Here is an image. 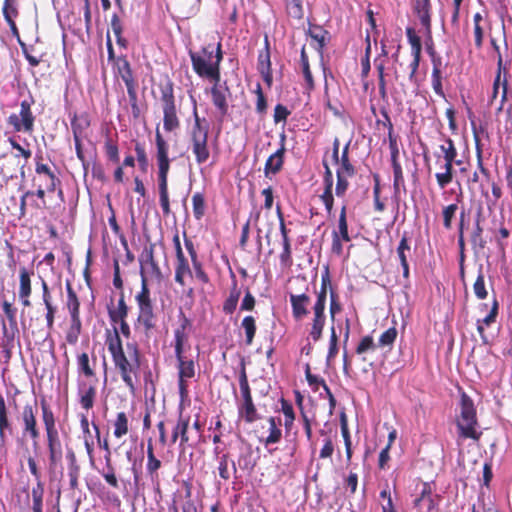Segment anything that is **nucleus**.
<instances>
[{"instance_id": "obj_1", "label": "nucleus", "mask_w": 512, "mask_h": 512, "mask_svg": "<svg viewBox=\"0 0 512 512\" xmlns=\"http://www.w3.org/2000/svg\"><path fill=\"white\" fill-rule=\"evenodd\" d=\"M105 342L115 369L129 391L134 393L141 365V353L137 343L127 342L125 351L116 327H114V331H107Z\"/></svg>"}, {"instance_id": "obj_2", "label": "nucleus", "mask_w": 512, "mask_h": 512, "mask_svg": "<svg viewBox=\"0 0 512 512\" xmlns=\"http://www.w3.org/2000/svg\"><path fill=\"white\" fill-rule=\"evenodd\" d=\"M328 293L330 298L329 314L332 322H334L335 316L341 312L342 306L339 295L332 285L329 267L326 266L321 274V285L319 291L316 292V301L312 306V318L309 322V338L314 342L322 338L326 323L325 308Z\"/></svg>"}, {"instance_id": "obj_3", "label": "nucleus", "mask_w": 512, "mask_h": 512, "mask_svg": "<svg viewBox=\"0 0 512 512\" xmlns=\"http://www.w3.org/2000/svg\"><path fill=\"white\" fill-rule=\"evenodd\" d=\"M41 418L45 431L47 469L53 474L62 465L64 451L69 446V435L66 432L60 433L56 416L45 399L41 401Z\"/></svg>"}, {"instance_id": "obj_4", "label": "nucleus", "mask_w": 512, "mask_h": 512, "mask_svg": "<svg viewBox=\"0 0 512 512\" xmlns=\"http://www.w3.org/2000/svg\"><path fill=\"white\" fill-rule=\"evenodd\" d=\"M194 72L201 78H207L216 83L220 81V63L223 59L222 45L219 42L214 49L208 44L199 52L189 51Z\"/></svg>"}, {"instance_id": "obj_5", "label": "nucleus", "mask_w": 512, "mask_h": 512, "mask_svg": "<svg viewBox=\"0 0 512 512\" xmlns=\"http://www.w3.org/2000/svg\"><path fill=\"white\" fill-rule=\"evenodd\" d=\"M193 103L194 123L188 133V149H190L195 157L197 164L206 163L210 158V147L208 144L209 125L205 118H200L197 109V101L191 96Z\"/></svg>"}, {"instance_id": "obj_6", "label": "nucleus", "mask_w": 512, "mask_h": 512, "mask_svg": "<svg viewBox=\"0 0 512 512\" xmlns=\"http://www.w3.org/2000/svg\"><path fill=\"white\" fill-rule=\"evenodd\" d=\"M459 437L463 439L478 440L481 433L477 432L478 426L477 413L473 400L462 393L460 397V414L456 419Z\"/></svg>"}, {"instance_id": "obj_7", "label": "nucleus", "mask_w": 512, "mask_h": 512, "mask_svg": "<svg viewBox=\"0 0 512 512\" xmlns=\"http://www.w3.org/2000/svg\"><path fill=\"white\" fill-rule=\"evenodd\" d=\"M161 103L163 110V128L166 132H172L180 127L177 107L174 95V85L171 80L160 84Z\"/></svg>"}, {"instance_id": "obj_8", "label": "nucleus", "mask_w": 512, "mask_h": 512, "mask_svg": "<svg viewBox=\"0 0 512 512\" xmlns=\"http://www.w3.org/2000/svg\"><path fill=\"white\" fill-rule=\"evenodd\" d=\"M66 308L70 315V326L66 333V341L74 345L82 332V321L80 317V300L69 281L66 282Z\"/></svg>"}, {"instance_id": "obj_9", "label": "nucleus", "mask_w": 512, "mask_h": 512, "mask_svg": "<svg viewBox=\"0 0 512 512\" xmlns=\"http://www.w3.org/2000/svg\"><path fill=\"white\" fill-rule=\"evenodd\" d=\"M38 407L34 404L26 403L21 412L22 435L32 441L35 450L39 448L40 429L37 421Z\"/></svg>"}, {"instance_id": "obj_10", "label": "nucleus", "mask_w": 512, "mask_h": 512, "mask_svg": "<svg viewBox=\"0 0 512 512\" xmlns=\"http://www.w3.org/2000/svg\"><path fill=\"white\" fill-rule=\"evenodd\" d=\"M401 46L398 45L396 51L392 54V63L389 70L392 71L393 81L403 90L405 81L408 79L412 81L415 78L419 65L414 67V60L407 65L400 59Z\"/></svg>"}, {"instance_id": "obj_11", "label": "nucleus", "mask_w": 512, "mask_h": 512, "mask_svg": "<svg viewBox=\"0 0 512 512\" xmlns=\"http://www.w3.org/2000/svg\"><path fill=\"white\" fill-rule=\"evenodd\" d=\"M177 360L178 370V392L181 402H184L189 397V384L188 380L194 378L196 373V364L193 359H189L185 354L175 356Z\"/></svg>"}, {"instance_id": "obj_12", "label": "nucleus", "mask_w": 512, "mask_h": 512, "mask_svg": "<svg viewBox=\"0 0 512 512\" xmlns=\"http://www.w3.org/2000/svg\"><path fill=\"white\" fill-rule=\"evenodd\" d=\"M351 236L348 231L347 204L341 207L338 218V229L332 231L331 252L336 256L343 254V242H350Z\"/></svg>"}, {"instance_id": "obj_13", "label": "nucleus", "mask_w": 512, "mask_h": 512, "mask_svg": "<svg viewBox=\"0 0 512 512\" xmlns=\"http://www.w3.org/2000/svg\"><path fill=\"white\" fill-rule=\"evenodd\" d=\"M92 426L95 430V434L97 437L99 447L106 451V454L104 456L105 468L100 472V474L109 486H111L114 489H118L119 488V480L116 476L115 467L112 464L111 450L109 447L108 440L107 439L101 440L100 429L96 423L93 422Z\"/></svg>"}, {"instance_id": "obj_14", "label": "nucleus", "mask_w": 512, "mask_h": 512, "mask_svg": "<svg viewBox=\"0 0 512 512\" xmlns=\"http://www.w3.org/2000/svg\"><path fill=\"white\" fill-rule=\"evenodd\" d=\"M192 327L191 320L183 311L179 314V326L174 330V351L175 356L181 357L186 350L190 349L189 333Z\"/></svg>"}, {"instance_id": "obj_15", "label": "nucleus", "mask_w": 512, "mask_h": 512, "mask_svg": "<svg viewBox=\"0 0 512 512\" xmlns=\"http://www.w3.org/2000/svg\"><path fill=\"white\" fill-rule=\"evenodd\" d=\"M35 117L31 111V103L23 100L20 104V114H11L8 117V124L13 126L16 132L24 131L31 133L34 128Z\"/></svg>"}, {"instance_id": "obj_16", "label": "nucleus", "mask_w": 512, "mask_h": 512, "mask_svg": "<svg viewBox=\"0 0 512 512\" xmlns=\"http://www.w3.org/2000/svg\"><path fill=\"white\" fill-rule=\"evenodd\" d=\"M503 59L502 55H499L497 59V72L495 79L492 85L491 95L488 100V105L492 106L496 101L498 95H501L500 104L497 108L498 111H502L504 108V103L507 101V92H508V81L506 77L502 78V70H503Z\"/></svg>"}, {"instance_id": "obj_17", "label": "nucleus", "mask_w": 512, "mask_h": 512, "mask_svg": "<svg viewBox=\"0 0 512 512\" xmlns=\"http://www.w3.org/2000/svg\"><path fill=\"white\" fill-rule=\"evenodd\" d=\"M191 417L184 415L182 410L179 413L177 422L172 429L171 444H175L179 440V448L184 451L189 446L190 436L188 433Z\"/></svg>"}, {"instance_id": "obj_18", "label": "nucleus", "mask_w": 512, "mask_h": 512, "mask_svg": "<svg viewBox=\"0 0 512 512\" xmlns=\"http://www.w3.org/2000/svg\"><path fill=\"white\" fill-rule=\"evenodd\" d=\"M413 13L418 17L425 33L431 38L432 33V4L431 0H411Z\"/></svg>"}, {"instance_id": "obj_19", "label": "nucleus", "mask_w": 512, "mask_h": 512, "mask_svg": "<svg viewBox=\"0 0 512 512\" xmlns=\"http://www.w3.org/2000/svg\"><path fill=\"white\" fill-rule=\"evenodd\" d=\"M308 291L309 286L306 285L303 293L289 294L292 316L295 321H302L309 314L310 296L307 294Z\"/></svg>"}, {"instance_id": "obj_20", "label": "nucleus", "mask_w": 512, "mask_h": 512, "mask_svg": "<svg viewBox=\"0 0 512 512\" xmlns=\"http://www.w3.org/2000/svg\"><path fill=\"white\" fill-rule=\"evenodd\" d=\"M388 62V51L386 45L381 42V54L374 59V65L378 74V92L384 100L387 98V80L386 64Z\"/></svg>"}, {"instance_id": "obj_21", "label": "nucleus", "mask_w": 512, "mask_h": 512, "mask_svg": "<svg viewBox=\"0 0 512 512\" xmlns=\"http://www.w3.org/2000/svg\"><path fill=\"white\" fill-rule=\"evenodd\" d=\"M242 402L238 406V413L241 418L248 424L254 423L259 419L257 408L253 402L251 388L240 390Z\"/></svg>"}, {"instance_id": "obj_22", "label": "nucleus", "mask_w": 512, "mask_h": 512, "mask_svg": "<svg viewBox=\"0 0 512 512\" xmlns=\"http://www.w3.org/2000/svg\"><path fill=\"white\" fill-rule=\"evenodd\" d=\"M257 69L261 74L264 82L270 87L273 82V74L271 67L270 43L267 36L264 38V49L259 52L257 60Z\"/></svg>"}, {"instance_id": "obj_23", "label": "nucleus", "mask_w": 512, "mask_h": 512, "mask_svg": "<svg viewBox=\"0 0 512 512\" xmlns=\"http://www.w3.org/2000/svg\"><path fill=\"white\" fill-rule=\"evenodd\" d=\"M285 141V135L282 134L280 147L266 160L264 165V174L266 177H270V175H276L282 170L286 152Z\"/></svg>"}, {"instance_id": "obj_24", "label": "nucleus", "mask_w": 512, "mask_h": 512, "mask_svg": "<svg viewBox=\"0 0 512 512\" xmlns=\"http://www.w3.org/2000/svg\"><path fill=\"white\" fill-rule=\"evenodd\" d=\"M170 168L158 167L157 180L159 189V202L164 216L171 213L169 191H168V174Z\"/></svg>"}, {"instance_id": "obj_25", "label": "nucleus", "mask_w": 512, "mask_h": 512, "mask_svg": "<svg viewBox=\"0 0 512 512\" xmlns=\"http://www.w3.org/2000/svg\"><path fill=\"white\" fill-rule=\"evenodd\" d=\"M14 427L5 398L0 393V447H5L8 437L13 434Z\"/></svg>"}, {"instance_id": "obj_26", "label": "nucleus", "mask_w": 512, "mask_h": 512, "mask_svg": "<svg viewBox=\"0 0 512 512\" xmlns=\"http://www.w3.org/2000/svg\"><path fill=\"white\" fill-rule=\"evenodd\" d=\"M184 245L191 258L196 279L202 284H208L210 278L206 271L204 270L203 264L200 262L198 258V254L195 249L193 241L186 236V233H184Z\"/></svg>"}, {"instance_id": "obj_27", "label": "nucleus", "mask_w": 512, "mask_h": 512, "mask_svg": "<svg viewBox=\"0 0 512 512\" xmlns=\"http://www.w3.org/2000/svg\"><path fill=\"white\" fill-rule=\"evenodd\" d=\"M96 382L97 379L94 383L87 381H79L78 383L79 403L86 411H89L94 406L97 395Z\"/></svg>"}, {"instance_id": "obj_28", "label": "nucleus", "mask_w": 512, "mask_h": 512, "mask_svg": "<svg viewBox=\"0 0 512 512\" xmlns=\"http://www.w3.org/2000/svg\"><path fill=\"white\" fill-rule=\"evenodd\" d=\"M42 300L46 308L45 320L46 326L48 330H52L54 328L55 317L58 312V307L54 303V299L52 293L49 289V286L45 280H42Z\"/></svg>"}, {"instance_id": "obj_29", "label": "nucleus", "mask_w": 512, "mask_h": 512, "mask_svg": "<svg viewBox=\"0 0 512 512\" xmlns=\"http://www.w3.org/2000/svg\"><path fill=\"white\" fill-rule=\"evenodd\" d=\"M33 271H29L26 267H21L19 270V290L18 296L24 307H30V297L32 294L31 276Z\"/></svg>"}, {"instance_id": "obj_30", "label": "nucleus", "mask_w": 512, "mask_h": 512, "mask_svg": "<svg viewBox=\"0 0 512 512\" xmlns=\"http://www.w3.org/2000/svg\"><path fill=\"white\" fill-rule=\"evenodd\" d=\"M174 270V280L181 287L186 285L187 278H193V273L190 268L189 261L184 253L175 256Z\"/></svg>"}, {"instance_id": "obj_31", "label": "nucleus", "mask_w": 512, "mask_h": 512, "mask_svg": "<svg viewBox=\"0 0 512 512\" xmlns=\"http://www.w3.org/2000/svg\"><path fill=\"white\" fill-rule=\"evenodd\" d=\"M156 320L157 316L154 312L153 304L138 306L137 322L143 328V332L146 335H149L156 328Z\"/></svg>"}, {"instance_id": "obj_32", "label": "nucleus", "mask_w": 512, "mask_h": 512, "mask_svg": "<svg viewBox=\"0 0 512 512\" xmlns=\"http://www.w3.org/2000/svg\"><path fill=\"white\" fill-rule=\"evenodd\" d=\"M155 144H156V159L158 167L170 168V159L168 156L169 153V145L167 141L164 139L163 135L159 131V128H156L155 131Z\"/></svg>"}, {"instance_id": "obj_33", "label": "nucleus", "mask_w": 512, "mask_h": 512, "mask_svg": "<svg viewBox=\"0 0 512 512\" xmlns=\"http://www.w3.org/2000/svg\"><path fill=\"white\" fill-rule=\"evenodd\" d=\"M268 435L261 441L265 446L279 443L282 438V420L280 417L270 416L267 418Z\"/></svg>"}, {"instance_id": "obj_34", "label": "nucleus", "mask_w": 512, "mask_h": 512, "mask_svg": "<svg viewBox=\"0 0 512 512\" xmlns=\"http://www.w3.org/2000/svg\"><path fill=\"white\" fill-rule=\"evenodd\" d=\"M307 34L317 43L316 50L322 54L330 39V33L321 25L309 23Z\"/></svg>"}, {"instance_id": "obj_35", "label": "nucleus", "mask_w": 512, "mask_h": 512, "mask_svg": "<svg viewBox=\"0 0 512 512\" xmlns=\"http://www.w3.org/2000/svg\"><path fill=\"white\" fill-rule=\"evenodd\" d=\"M141 264L142 271L147 270V272L156 278H161L162 273L157 261L155 260L153 246H150L149 249H145L142 254Z\"/></svg>"}, {"instance_id": "obj_36", "label": "nucleus", "mask_w": 512, "mask_h": 512, "mask_svg": "<svg viewBox=\"0 0 512 512\" xmlns=\"http://www.w3.org/2000/svg\"><path fill=\"white\" fill-rule=\"evenodd\" d=\"M107 310L110 322L127 319L129 307L125 301L124 292L120 293V298L118 300L117 306H114L111 303V305H108Z\"/></svg>"}, {"instance_id": "obj_37", "label": "nucleus", "mask_w": 512, "mask_h": 512, "mask_svg": "<svg viewBox=\"0 0 512 512\" xmlns=\"http://www.w3.org/2000/svg\"><path fill=\"white\" fill-rule=\"evenodd\" d=\"M226 92H228V88L222 90L218 83L214 82V85L211 88L212 102L223 116L228 113Z\"/></svg>"}, {"instance_id": "obj_38", "label": "nucleus", "mask_w": 512, "mask_h": 512, "mask_svg": "<svg viewBox=\"0 0 512 512\" xmlns=\"http://www.w3.org/2000/svg\"><path fill=\"white\" fill-rule=\"evenodd\" d=\"M240 296L241 289L238 287L236 279H234L229 291V296L223 303L222 310L225 314L231 315L235 312Z\"/></svg>"}, {"instance_id": "obj_39", "label": "nucleus", "mask_w": 512, "mask_h": 512, "mask_svg": "<svg viewBox=\"0 0 512 512\" xmlns=\"http://www.w3.org/2000/svg\"><path fill=\"white\" fill-rule=\"evenodd\" d=\"M406 36L411 46V52L414 60V67L419 65L422 52L421 38L416 34V31L412 27L406 28Z\"/></svg>"}, {"instance_id": "obj_40", "label": "nucleus", "mask_w": 512, "mask_h": 512, "mask_svg": "<svg viewBox=\"0 0 512 512\" xmlns=\"http://www.w3.org/2000/svg\"><path fill=\"white\" fill-rule=\"evenodd\" d=\"M115 64L117 68V73L121 77L125 85H129L136 82L133 76L131 65L126 57H118Z\"/></svg>"}, {"instance_id": "obj_41", "label": "nucleus", "mask_w": 512, "mask_h": 512, "mask_svg": "<svg viewBox=\"0 0 512 512\" xmlns=\"http://www.w3.org/2000/svg\"><path fill=\"white\" fill-rule=\"evenodd\" d=\"M454 162L455 161H444V171L435 174L437 184L441 189L445 188L453 181L456 172L454 169Z\"/></svg>"}, {"instance_id": "obj_42", "label": "nucleus", "mask_w": 512, "mask_h": 512, "mask_svg": "<svg viewBox=\"0 0 512 512\" xmlns=\"http://www.w3.org/2000/svg\"><path fill=\"white\" fill-rule=\"evenodd\" d=\"M2 328V339L1 345H15L16 342L19 343V328L18 325H9L7 326L6 322L2 320L1 323Z\"/></svg>"}, {"instance_id": "obj_43", "label": "nucleus", "mask_w": 512, "mask_h": 512, "mask_svg": "<svg viewBox=\"0 0 512 512\" xmlns=\"http://www.w3.org/2000/svg\"><path fill=\"white\" fill-rule=\"evenodd\" d=\"M160 467H161V461L156 458V456L154 454V448H153L152 441L149 440L147 443L146 470L152 479L158 478L157 471L159 470Z\"/></svg>"}, {"instance_id": "obj_44", "label": "nucleus", "mask_w": 512, "mask_h": 512, "mask_svg": "<svg viewBox=\"0 0 512 512\" xmlns=\"http://www.w3.org/2000/svg\"><path fill=\"white\" fill-rule=\"evenodd\" d=\"M103 148H104L105 155L109 161H111L114 164L119 163L120 155H119L117 137L114 139L108 134L104 141Z\"/></svg>"}, {"instance_id": "obj_45", "label": "nucleus", "mask_w": 512, "mask_h": 512, "mask_svg": "<svg viewBox=\"0 0 512 512\" xmlns=\"http://www.w3.org/2000/svg\"><path fill=\"white\" fill-rule=\"evenodd\" d=\"M96 363V358L93 360V365ZM77 367L78 372L83 374L87 378L95 377L94 366L90 364L89 356L86 352H83L77 356Z\"/></svg>"}, {"instance_id": "obj_46", "label": "nucleus", "mask_w": 512, "mask_h": 512, "mask_svg": "<svg viewBox=\"0 0 512 512\" xmlns=\"http://www.w3.org/2000/svg\"><path fill=\"white\" fill-rule=\"evenodd\" d=\"M300 62H301V66H302V72L304 75L305 83H306V89L308 91H311L314 89L315 83H314V79H313V76H312V73L310 70L308 55L306 53L305 46H303L301 49Z\"/></svg>"}, {"instance_id": "obj_47", "label": "nucleus", "mask_w": 512, "mask_h": 512, "mask_svg": "<svg viewBox=\"0 0 512 512\" xmlns=\"http://www.w3.org/2000/svg\"><path fill=\"white\" fill-rule=\"evenodd\" d=\"M461 194L457 196V202L444 206L442 209L443 226L446 230L452 228L453 219L456 216L458 210V202L461 200Z\"/></svg>"}, {"instance_id": "obj_48", "label": "nucleus", "mask_w": 512, "mask_h": 512, "mask_svg": "<svg viewBox=\"0 0 512 512\" xmlns=\"http://www.w3.org/2000/svg\"><path fill=\"white\" fill-rule=\"evenodd\" d=\"M393 169V189L394 194H400L401 190L406 192L405 180L403 176V170L400 162L391 163Z\"/></svg>"}, {"instance_id": "obj_49", "label": "nucleus", "mask_w": 512, "mask_h": 512, "mask_svg": "<svg viewBox=\"0 0 512 512\" xmlns=\"http://www.w3.org/2000/svg\"><path fill=\"white\" fill-rule=\"evenodd\" d=\"M484 228L483 226L474 225L473 230L470 234V242L472 249L475 252L481 251L486 247V240L483 237Z\"/></svg>"}, {"instance_id": "obj_50", "label": "nucleus", "mask_w": 512, "mask_h": 512, "mask_svg": "<svg viewBox=\"0 0 512 512\" xmlns=\"http://www.w3.org/2000/svg\"><path fill=\"white\" fill-rule=\"evenodd\" d=\"M129 432L128 417L125 412H118L114 421V436L122 438Z\"/></svg>"}, {"instance_id": "obj_51", "label": "nucleus", "mask_w": 512, "mask_h": 512, "mask_svg": "<svg viewBox=\"0 0 512 512\" xmlns=\"http://www.w3.org/2000/svg\"><path fill=\"white\" fill-rule=\"evenodd\" d=\"M241 328L245 331V343L251 345L257 330L255 318L251 315L245 316L241 322Z\"/></svg>"}, {"instance_id": "obj_52", "label": "nucleus", "mask_w": 512, "mask_h": 512, "mask_svg": "<svg viewBox=\"0 0 512 512\" xmlns=\"http://www.w3.org/2000/svg\"><path fill=\"white\" fill-rule=\"evenodd\" d=\"M141 290L140 292L135 296V300L138 306H145V305H151L153 304L151 299V293L150 289L148 287L147 278L141 273Z\"/></svg>"}, {"instance_id": "obj_53", "label": "nucleus", "mask_w": 512, "mask_h": 512, "mask_svg": "<svg viewBox=\"0 0 512 512\" xmlns=\"http://www.w3.org/2000/svg\"><path fill=\"white\" fill-rule=\"evenodd\" d=\"M421 498H425L424 501L427 502V512H430L437 507V501L435 500V498L438 499V498H440V496L439 495L433 496V488H432L431 483L424 482L422 484V489H421Z\"/></svg>"}, {"instance_id": "obj_54", "label": "nucleus", "mask_w": 512, "mask_h": 512, "mask_svg": "<svg viewBox=\"0 0 512 512\" xmlns=\"http://www.w3.org/2000/svg\"><path fill=\"white\" fill-rule=\"evenodd\" d=\"M193 215L195 219L200 220L205 214V197L201 192H196L192 196Z\"/></svg>"}, {"instance_id": "obj_55", "label": "nucleus", "mask_w": 512, "mask_h": 512, "mask_svg": "<svg viewBox=\"0 0 512 512\" xmlns=\"http://www.w3.org/2000/svg\"><path fill=\"white\" fill-rule=\"evenodd\" d=\"M440 151L443 154L444 161H455V158L458 155L457 148L455 146L454 141L446 137L444 139V143L439 146Z\"/></svg>"}, {"instance_id": "obj_56", "label": "nucleus", "mask_w": 512, "mask_h": 512, "mask_svg": "<svg viewBox=\"0 0 512 512\" xmlns=\"http://www.w3.org/2000/svg\"><path fill=\"white\" fill-rule=\"evenodd\" d=\"M134 150L136 153V159H137L140 170L143 173H146L148 171L149 161H148V156L146 153L145 146L140 142H136Z\"/></svg>"}, {"instance_id": "obj_57", "label": "nucleus", "mask_w": 512, "mask_h": 512, "mask_svg": "<svg viewBox=\"0 0 512 512\" xmlns=\"http://www.w3.org/2000/svg\"><path fill=\"white\" fill-rule=\"evenodd\" d=\"M282 248L279 255L280 262L283 266L290 267L293 263L290 238L282 239Z\"/></svg>"}, {"instance_id": "obj_58", "label": "nucleus", "mask_w": 512, "mask_h": 512, "mask_svg": "<svg viewBox=\"0 0 512 512\" xmlns=\"http://www.w3.org/2000/svg\"><path fill=\"white\" fill-rule=\"evenodd\" d=\"M286 10L289 16L294 19H302L303 7L301 0H286Z\"/></svg>"}, {"instance_id": "obj_59", "label": "nucleus", "mask_w": 512, "mask_h": 512, "mask_svg": "<svg viewBox=\"0 0 512 512\" xmlns=\"http://www.w3.org/2000/svg\"><path fill=\"white\" fill-rule=\"evenodd\" d=\"M27 464H28L30 474L33 476V478L36 481V485L44 486V483L42 481V473H41L40 467H39L38 462L35 459V457L29 455L27 457Z\"/></svg>"}, {"instance_id": "obj_60", "label": "nucleus", "mask_w": 512, "mask_h": 512, "mask_svg": "<svg viewBox=\"0 0 512 512\" xmlns=\"http://www.w3.org/2000/svg\"><path fill=\"white\" fill-rule=\"evenodd\" d=\"M473 291H474L475 296L480 300L485 299L488 295V292L485 287L484 274L482 273V271L479 272V274L473 284Z\"/></svg>"}, {"instance_id": "obj_61", "label": "nucleus", "mask_w": 512, "mask_h": 512, "mask_svg": "<svg viewBox=\"0 0 512 512\" xmlns=\"http://www.w3.org/2000/svg\"><path fill=\"white\" fill-rule=\"evenodd\" d=\"M431 81L435 94L444 98L445 92L442 86V69H432Z\"/></svg>"}, {"instance_id": "obj_62", "label": "nucleus", "mask_w": 512, "mask_h": 512, "mask_svg": "<svg viewBox=\"0 0 512 512\" xmlns=\"http://www.w3.org/2000/svg\"><path fill=\"white\" fill-rule=\"evenodd\" d=\"M338 334L334 325L330 327V340L327 359L331 360L336 357L338 353Z\"/></svg>"}, {"instance_id": "obj_63", "label": "nucleus", "mask_w": 512, "mask_h": 512, "mask_svg": "<svg viewBox=\"0 0 512 512\" xmlns=\"http://www.w3.org/2000/svg\"><path fill=\"white\" fill-rule=\"evenodd\" d=\"M238 465L242 470H252L254 468L255 462L252 457L251 449H247L239 455Z\"/></svg>"}, {"instance_id": "obj_64", "label": "nucleus", "mask_w": 512, "mask_h": 512, "mask_svg": "<svg viewBox=\"0 0 512 512\" xmlns=\"http://www.w3.org/2000/svg\"><path fill=\"white\" fill-rule=\"evenodd\" d=\"M336 186H335V194L337 197H343L345 196L348 188H349V181L348 179L351 178L350 176L346 175H340L339 173L336 174Z\"/></svg>"}]
</instances>
